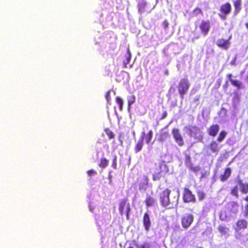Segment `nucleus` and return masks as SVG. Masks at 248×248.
<instances>
[{
    "mask_svg": "<svg viewBox=\"0 0 248 248\" xmlns=\"http://www.w3.org/2000/svg\"><path fill=\"white\" fill-rule=\"evenodd\" d=\"M232 170L230 168L227 167L224 169L222 174L220 175L219 179L221 182L226 181L231 176Z\"/></svg>",
    "mask_w": 248,
    "mask_h": 248,
    "instance_id": "2eb2a0df",
    "label": "nucleus"
},
{
    "mask_svg": "<svg viewBox=\"0 0 248 248\" xmlns=\"http://www.w3.org/2000/svg\"><path fill=\"white\" fill-rule=\"evenodd\" d=\"M192 15L194 16H196L199 15H202V11L201 8L196 7L192 11Z\"/></svg>",
    "mask_w": 248,
    "mask_h": 248,
    "instance_id": "473e14b6",
    "label": "nucleus"
},
{
    "mask_svg": "<svg viewBox=\"0 0 248 248\" xmlns=\"http://www.w3.org/2000/svg\"><path fill=\"white\" fill-rule=\"evenodd\" d=\"M87 173L89 176L91 177L93 175H96L97 174V172L96 171L94 170H93L91 169V170H88L87 171Z\"/></svg>",
    "mask_w": 248,
    "mask_h": 248,
    "instance_id": "58836bf2",
    "label": "nucleus"
},
{
    "mask_svg": "<svg viewBox=\"0 0 248 248\" xmlns=\"http://www.w3.org/2000/svg\"><path fill=\"white\" fill-rule=\"evenodd\" d=\"M217 230L222 235L226 234L229 231V229L224 225L218 226L217 227Z\"/></svg>",
    "mask_w": 248,
    "mask_h": 248,
    "instance_id": "393cba45",
    "label": "nucleus"
},
{
    "mask_svg": "<svg viewBox=\"0 0 248 248\" xmlns=\"http://www.w3.org/2000/svg\"><path fill=\"white\" fill-rule=\"evenodd\" d=\"M227 135V132L224 130H222L219 134V135L217 138V141L218 142H221L224 140Z\"/></svg>",
    "mask_w": 248,
    "mask_h": 248,
    "instance_id": "a878e982",
    "label": "nucleus"
},
{
    "mask_svg": "<svg viewBox=\"0 0 248 248\" xmlns=\"http://www.w3.org/2000/svg\"><path fill=\"white\" fill-rule=\"evenodd\" d=\"M209 148L213 153H217L220 149V147L216 141H212L209 145Z\"/></svg>",
    "mask_w": 248,
    "mask_h": 248,
    "instance_id": "6ab92c4d",
    "label": "nucleus"
},
{
    "mask_svg": "<svg viewBox=\"0 0 248 248\" xmlns=\"http://www.w3.org/2000/svg\"><path fill=\"white\" fill-rule=\"evenodd\" d=\"M172 134L175 142L180 146H182L184 145V141L183 137L179 132V130L176 128H173L172 129Z\"/></svg>",
    "mask_w": 248,
    "mask_h": 248,
    "instance_id": "9d476101",
    "label": "nucleus"
},
{
    "mask_svg": "<svg viewBox=\"0 0 248 248\" xmlns=\"http://www.w3.org/2000/svg\"><path fill=\"white\" fill-rule=\"evenodd\" d=\"M233 4L234 7V15H236L241 9L242 0H235L233 1Z\"/></svg>",
    "mask_w": 248,
    "mask_h": 248,
    "instance_id": "a211bd4d",
    "label": "nucleus"
},
{
    "mask_svg": "<svg viewBox=\"0 0 248 248\" xmlns=\"http://www.w3.org/2000/svg\"><path fill=\"white\" fill-rule=\"evenodd\" d=\"M199 28L202 34L205 36L210 30V23L209 20H202L199 25Z\"/></svg>",
    "mask_w": 248,
    "mask_h": 248,
    "instance_id": "9b49d317",
    "label": "nucleus"
},
{
    "mask_svg": "<svg viewBox=\"0 0 248 248\" xmlns=\"http://www.w3.org/2000/svg\"><path fill=\"white\" fill-rule=\"evenodd\" d=\"M112 167L114 169H116L117 168V157L115 156L112 160Z\"/></svg>",
    "mask_w": 248,
    "mask_h": 248,
    "instance_id": "a19ab883",
    "label": "nucleus"
},
{
    "mask_svg": "<svg viewBox=\"0 0 248 248\" xmlns=\"http://www.w3.org/2000/svg\"><path fill=\"white\" fill-rule=\"evenodd\" d=\"M144 135L145 132H143L142 133V136H141L140 139L138 140V141L137 142L135 146L134 151L136 153H137L140 151L143 146V139Z\"/></svg>",
    "mask_w": 248,
    "mask_h": 248,
    "instance_id": "4468645a",
    "label": "nucleus"
},
{
    "mask_svg": "<svg viewBox=\"0 0 248 248\" xmlns=\"http://www.w3.org/2000/svg\"><path fill=\"white\" fill-rule=\"evenodd\" d=\"M238 204L234 201L229 202L227 205L228 211L231 214H236L238 212Z\"/></svg>",
    "mask_w": 248,
    "mask_h": 248,
    "instance_id": "f8f14e48",
    "label": "nucleus"
},
{
    "mask_svg": "<svg viewBox=\"0 0 248 248\" xmlns=\"http://www.w3.org/2000/svg\"><path fill=\"white\" fill-rule=\"evenodd\" d=\"M105 98L108 102V103L110 104L111 97L110 95V91H108L105 94Z\"/></svg>",
    "mask_w": 248,
    "mask_h": 248,
    "instance_id": "ea45409f",
    "label": "nucleus"
},
{
    "mask_svg": "<svg viewBox=\"0 0 248 248\" xmlns=\"http://www.w3.org/2000/svg\"><path fill=\"white\" fill-rule=\"evenodd\" d=\"M128 248H134L132 246H130V247H128Z\"/></svg>",
    "mask_w": 248,
    "mask_h": 248,
    "instance_id": "09e8293b",
    "label": "nucleus"
},
{
    "mask_svg": "<svg viewBox=\"0 0 248 248\" xmlns=\"http://www.w3.org/2000/svg\"><path fill=\"white\" fill-rule=\"evenodd\" d=\"M244 200L248 202V195L244 198Z\"/></svg>",
    "mask_w": 248,
    "mask_h": 248,
    "instance_id": "a18cd8bd",
    "label": "nucleus"
},
{
    "mask_svg": "<svg viewBox=\"0 0 248 248\" xmlns=\"http://www.w3.org/2000/svg\"><path fill=\"white\" fill-rule=\"evenodd\" d=\"M146 207H150L154 205L155 202L154 198L149 195H147L144 201Z\"/></svg>",
    "mask_w": 248,
    "mask_h": 248,
    "instance_id": "aec40b11",
    "label": "nucleus"
},
{
    "mask_svg": "<svg viewBox=\"0 0 248 248\" xmlns=\"http://www.w3.org/2000/svg\"><path fill=\"white\" fill-rule=\"evenodd\" d=\"M131 59V54L129 48L127 49V53L125 56V59L123 61V66L124 68L127 67V64L129 62Z\"/></svg>",
    "mask_w": 248,
    "mask_h": 248,
    "instance_id": "4be33fe9",
    "label": "nucleus"
},
{
    "mask_svg": "<svg viewBox=\"0 0 248 248\" xmlns=\"http://www.w3.org/2000/svg\"><path fill=\"white\" fill-rule=\"evenodd\" d=\"M104 131L109 139H112L114 138L115 134L109 128H106L104 129Z\"/></svg>",
    "mask_w": 248,
    "mask_h": 248,
    "instance_id": "7c9ffc66",
    "label": "nucleus"
},
{
    "mask_svg": "<svg viewBox=\"0 0 248 248\" xmlns=\"http://www.w3.org/2000/svg\"><path fill=\"white\" fill-rule=\"evenodd\" d=\"M232 36L230 35L227 39L219 38L217 39L216 45L217 46L223 49L227 50L230 46V40Z\"/></svg>",
    "mask_w": 248,
    "mask_h": 248,
    "instance_id": "1a4fd4ad",
    "label": "nucleus"
},
{
    "mask_svg": "<svg viewBox=\"0 0 248 248\" xmlns=\"http://www.w3.org/2000/svg\"><path fill=\"white\" fill-rule=\"evenodd\" d=\"M143 225L146 231H148L151 226L150 217L147 213H145L143 217Z\"/></svg>",
    "mask_w": 248,
    "mask_h": 248,
    "instance_id": "dca6fc26",
    "label": "nucleus"
},
{
    "mask_svg": "<svg viewBox=\"0 0 248 248\" xmlns=\"http://www.w3.org/2000/svg\"><path fill=\"white\" fill-rule=\"evenodd\" d=\"M169 169L164 161H161L156 167L154 173L152 175L154 181L159 180L161 178L166 176L169 172Z\"/></svg>",
    "mask_w": 248,
    "mask_h": 248,
    "instance_id": "f257e3e1",
    "label": "nucleus"
},
{
    "mask_svg": "<svg viewBox=\"0 0 248 248\" xmlns=\"http://www.w3.org/2000/svg\"><path fill=\"white\" fill-rule=\"evenodd\" d=\"M163 28L165 29H167L169 27V22L167 20H164L162 22Z\"/></svg>",
    "mask_w": 248,
    "mask_h": 248,
    "instance_id": "79ce46f5",
    "label": "nucleus"
},
{
    "mask_svg": "<svg viewBox=\"0 0 248 248\" xmlns=\"http://www.w3.org/2000/svg\"><path fill=\"white\" fill-rule=\"evenodd\" d=\"M202 248V247H199V248Z\"/></svg>",
    "mask_w": 248,
    "mask_h": 248,
    "instance_id": "3c124183",
    "label": "nucleus"
},
{
    "mask_svg": "<svg viewBox=\"0 0 248 248\" xmlns=\"http://www.w3.org/2000/svg\"><path fill=\"white\" fill-rule=\"evenodd\" d=\"M167 112L166 111H165L163 113V114L161 117V119H163L164 118H165L167 116Z\"/></svg>",
    "mask_w": 248,
    "mask_h": 248,
    "instance_id": "c03bdc74",
    "label": "nucleus"
},
{
    "mask_svg": "<svg viewBox=\"0 0 248 248\" xmlns=\"http://www.w3.org/2000/svg\"><path fill=\"white\" fill-rule=\"evenodd\" d=\"M183 200L185 202H195L196 201L195 195L188 188L185 187L183 194Z\"/></svg>",
    "mask_w": 248,
    "mask_h": 248,
    "instance_id": "6e6552de",
    "label": "nucleus"
},
{
    "mask_svg": "<svg viewBox=\"0 0 248 248\" xmlns=\"http://www.w3.org/2000/svg\"><path fill=\"white\" fill-rule=\"evenodd\" d=\"M190 85V84L187 78H183L180 79L177 86V89L181 98H183L184 95L186 94Z\"/></svg>",
    "mask_w": 248,
    "mask_h": 248,
    "instance_id": "f03ea898",
    "label": "nucleus"
},
{
    "mask_svg": "<svg viewBox=\"0 0 248 248\" xmlns=\"http://www.w3.org/2000/svg\"><path fill=\"white\" fill-rule=\"evenodd\" d=\"M231 194L235 196L236 198H238L239 196L238 195V188L237 186H235L232 187L231 189Z\"/></svg>",
    "mask_w": 248,
    "mask_h": 248,
    "instance_id": "c756f323",
    "label": "nucleus"
},
{
    "mask_svg": "<svg viewBox=\"0 0 248 248\" xmlns=\"http://www.w3.org/2000/svg\"><path fill=\"white\" fill-rule=\"evenodd\" d=\"M170 192L171 191L170 189L166 188L160 194L159 200L163 206L166 207L171 203L169 198Z\"/></svg>",
    "mask_w": 248,
    "mask_h": 248,
    "instance_id": "0eeeda50",
    "label": "nucleus"
},
{
    "mask_svg": "<svg viewBox=\"0 0 248 248\" xmlns=\"http://www.w3.org/2000/svg\"><path fill=\"white\" fill-rule=\"evenodd\" d=\"M149 179L147 176L144 175L143 177V181L139 184L140 190H146L148 185Z\"/></svg>",
    "mask_w": 248,
    "mask_h": 248,
    "instance_id": "f3484780",
    "label": "nucleus"
},
{
    "mask_svg": "<svg viewBox=\"0 0 248 248\" xmlns=\"http://www.w3.org/2000/svg\"><path fill=\"white\" fill-rule=\"evenodd\" d=\"M108 160L103 157L101 159L100 163L98 164V165L102 168H105L108 165Z\"/></svg>",
    "mask_w": 248,
    "mask_h": 248,
    "instance_id": "bb28decb",
    "label": "nucleus"
},
{
    "mask_svg": "<svg viewBox=\"0 0 248 248\" xmlns=\"http://www.w3.org/2000/svg\"><path fill=\"white\" fill-rule=\"evenodd\" d=\"M194 216L190 213H186L183 215L181 218V223L183 228L187 229L194 221Z\"/></svg>",
    "mask_w": 248,
    "mask_h": 248,
    "instance_id": "20e7f679",
    "label": "nucleus"
},
{
    "mask_svg": "<svg viewBox=\"0 0 248 248\" xmlns=\"http://www.w3.org/2000/svg\"><path fill=\"white\" fill-rule=\"evenodd\" d=\"M153 131L150 130L146 136L144 135V137L145 136V141L147 144H149L151 142L153 138Z\"/></svg>",
    "mask_w": 248,
    "mask_h": 248,
    "instance_id": "cd10ccee",
    "label": "nucleus"
},
{
    "mask_svg": "<svg viewBox=\"0 0 248 248\" xmlns=\"http://www.w3.org/2000/svg\"><path fill=\"white\" fill-rule=\"evenodd\" d=\"M219 129V126L218 124H212L208 128L207 132L209 136L212 137H215L218 133Z\"/></svg>",
    "mask_w": 248,
    "mask_h": 248,
    "instance_id": "ddd939ff",
    "label": "nucleus"
},
{
    "mask_svg": "<svg viewBox=\"0 0 248 248\" xmlns=\"http://www.w3.org/2000/svg\"><path fill=\"white\" fill-rule=\"evenodd\" d=\"M116 102L119 105L120 110H122L123 106V101L120 97H116Z\"/></svg>",
    "mask_w": 248,
    "mask_h": 248,
    "instance_id": "72a5a7b5",
    "label": "nucleus"
},
{
    "mask_svg": "<svg viewBox=\"0 0 248 248\" xmlns=\"http://www.w3.org/2000/svg\"><path fill=\"white\" fill-rule=\"evenodd\" d=\"M236 227L234 228L236 232L235 234V237L237 239H240L242 234L239 232L240 230H244L247 228L248 226V221L245 219H239L235 223Z\"/></svg>",
    "mask_w": 248,
    "mask_h": 248,
    "instance_id": "7ed1b4c3",
    "label": "nucleus"
},
{
    "mask_svg": "<svg viewBox=\"0 0 248 248\" xmlns=\"http://www.w3.org/2000/svg\"><path fill=\"white\" fill-rule=\"evenodd\" d=\"M197 195L199 201H202L205 197V194L202 191H198Z\"/></svg>",
    "mask_w": 248,
    "mask_h": 248,
    "instance_id": "f704fd0d",
    "label": "nucleus"
},
{
    "mask_svg": "<svg viewBox=\"0 0 248 248\" xmlns=\"http://www.w3.org/2000/svg\"><path fill=\"white\" fill-rule=\"evenodd\" d=\"M140 248H146L145 245V244L141 245L140 246Z\"/></svg>",
    "mask_w": 248,
    "mask_h": 248,
    "instance_id": "49530a36",
    "label": "nucleus"
},
{
    "mask_svg": "<svg viewBox=\"0 0 248 248\" xmlns=\"http://www.w3.org/2000/svg\"><path fill=\"white\" fill-rule=\"evenodd\" d=\"M243 216L248 218V204L245 206V210L243 212Z\"/></svg>",
    "mask_w": 248,
    "mask_h": 248,
    "instance_id": "4c0bfd02",
    "label": "nucleus"
},
{
    "mask_svg": "<svg viewBox=\"0 0 248 248\" xmlns=\"http://www.w3.org/2000/svg\"><path fill=\"white\" fill-rule=\"evenodd\" d=\"M125 208V214L127 219H129V213L130 211V203L128 202L127 199H121L119 203V210L120 214L122 215L124 212V209Z\"/></svg>",
    "mask_w": 248,
    "mask_h": 248,
    "instance_id": "39448f33",
    "label": "nucleus"
},
{
    "mask_svg": "<svg viewBox=\"0 0 248 248\" xmlns=\"http://www.w3.org/2000/svg\"><path fill=\"white\" fill-rule=\"evenodd\" d=\"M232 74H228L227 75V77L228 79L230 80V81L231 82L232 80H233V79H232Z\"/></svg>",
    "mask_w": 248,
    "mask_h": 248,
    "instance_id": "37998d69",
    "label": "nucleus"
},
{
    "mask_svg": "<svg viewBox=\"0 0 248 248\" xmlns=\"http://www.w3.org/2000/svg\"><path fill=\"white\" fill-rule=\"evenodd\" d=\"M185 161V164L186 165H190L191 164V157L189 155H186Z\"/></svg>",
    "mask_w": 248,
    "mask_h": 248,
    "instance_id": "c9c22d12",
    "label": "nucleus"
},
{
    "mask_svg": "<svg viewBox=\"0 0 248 248\" xmlns=\"http://www.w3.org/2000/svg\"><path fill=\"white\" fill-rule=\"evenodd\" d=\"M245 26H246V28H247V29L248 30V22L246 23L245 24Z\"/></svg>",
    "mask_w": 248,
    "mask_h": 248,
    "instance_id": "de8ad7c7",
    "label": "nucleus"
},
{
    "mask_svg": "<svg viewBox=\"0 0 248 248\" xmlns=\"http://www.w3.org/2000/svg\"><path fill=\"white\" fill-rule=\"evenodd\" d=\"M232 10V6L229 2H226L222 4L219 8V16L221 19L225 20L227 16L229 15Z\"/></svg>",
    "mask_w": 248,
    "mask_h": 248,
    "instance_id": "423d86ee",
    "label": "nucleus"
},
{
    "mask_svg": "<svg viewBox=\"0 0 248 248\" xmlns=\"http://www.w3.org/2000/svg\"><path fill=\"white\" fill-rule=\"evenodd\" d=\"M247 80H248V77H247Z\"/></svg>",
    "mask_w": 248,
    "mask_h": 248,
    "instance_id": "8fccbe9b",
    "label": "nucleus"
},
{
    "mask_svg": "<svg viewBox=\"0 0 248 248\" xmlns=\"http://www.w3.org/2000/svg\"><path fill=\"white\" fill-rule=\"evenodd\" d=\"M193 129L194 131H193V130H191V135L194 137L195 138H197L196 135V134H199V135L197 138H198L200 140H202L203 138V136L201 135L200 129L195 126L194 127Z\"/></svg>",
    "mask_w": 248,
    "mask_h": 248,
    "instance_id": "5701e85b",
    "label": "nucleus"
},
{
    "mask_svg": "<svg viewBox=\"0 0 248 248\" xmlns=\"http://www.w3.org/2000/svg\"><path fill=\"white\" fill-rule=\"evenodd\" d=\"M238 184L240 186V191L243 194L248 193V183H244L241 180L238 181Z\"/></svg>",
    "mask_w": 248,
    "mask_h": 248,
    "instance_id": "412c9836",
    "label": "nucleus"
},
{
    "mask_svg": "<svg viewBox=\"0 0 248 248\" xmlns=\"http://www.w3.org/2000/svg\"><path fill=\"white\" fill-rule=\"evenodd\" d=\"M231 83L233 86L236 87L238 89L243 87L242 82L239 80L233 79L231 81Z\"/></svg>",
    "mask_w": 248,
    "mask_h": 248,
    "instance_id": "c85d7f7f",
    "label": "nucleus"
},
{
    "mask_svg": "<svg viewBox=\"0 0 248 248\" xmlns=\"http://www.w3.org/2000/svg\"><path fill=\"white\" fill-rule=\"evenodd\" d=\"M135 99L136 98L134 95H131L128 97L127 103L129 108L135 102Z\"/></svg>",
    "mask_w": 248,
    "mask_h": 248,
    "instance_id": "2f4dec72",
    "label": "nucleus"
},
{
    "mask_svg": "<svg viewBox=\"0 0 248 248\" xmlns=\"http://www.w3.org/2000/svg\"><path fill=\"white\" fill-rule=\"evenodd\" d=\"M169 135L168 132H164L161 133L160 136V138L159 140L161 141H163L166 138H167Z\"/></svg>",
    "mask_w": 248,
    "mask_h": 248,
    "instance_id": "e433bc0d",
    "label": "nucleus"
},
{
    "mask_svg": "<svg viewBox=\"0 0 248 248\" xmlns=\"http://www.w3.org/2000/svg\"><path fill=\"white\" fill-rule=\"evenodd\" d=\"M219 218L222 221H226L228 219L229 217L225 211H221L219 214Z\"/></svg>",
    "mask_w": 248,
    "mask_h": 248,
    "instance_id": "b1692460",
    "label": "nucleus"
}]
</instances>
